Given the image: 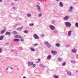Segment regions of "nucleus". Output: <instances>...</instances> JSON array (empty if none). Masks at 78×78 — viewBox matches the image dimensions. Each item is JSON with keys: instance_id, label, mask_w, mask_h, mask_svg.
Listing matches in <instances>:
<instances>
[{"instance_id": "obj_46", "label": "nucleus", "mask_w": 78, "mask_h": 78, "mask_svg": "<svg viewBox=\"0 0 78 78\" xmlns=\"http://www.w3.org/2000/svg\"><path fill=\"white\" fill-rule=\"evenodd\" d=\"M13 9H15V7H13Z\"/></svg>"}, {"instance_id": "obj_33", "label": "nucleus", "mask_w": 78, "mask_h": 78, "mask_svg": "<svg viewBox=\"0 0 78 78\" xmlns=\"http://www.w3.org/2000/svg\"><path fill=\"white\" fill-rule=\"evenodd\" d=\"M53 77H54L55 78H58V76L55 75H53Z\"/></svg>"}, {"instance_id": "obj_28", "label": "nucleus", "mask_w": 78, "mask_h": 78, "mask_svg": "<svg viewBox=\"0 0 78 78\" xmlns=\"http://www.w3.org/2000/svg\"><path fill=\"white\" fill-rule=\"evenodd\" d=\"M58 61H62V58H58Z\"/></svg>"}, {"instance_id": "obj_35", "label": "nucleus", "mask_w": 78, "mask_h": 78, "mask_svg": "<svg viewBox=\"0 0 78 78\" xmlns=\"http://www.w3.org/2000/svg\"><path fill=\"white\" fill-rule=\"evenodd\" d=\"M38 43H37V44H35L34 45V46L35 47H36V46H37V45H38Z\"/></svg>"}, {"instance_id": "obj_15", "label": "nucleus", "mask_w": 78, "mask_h": 78, "mask_svg": "<svg viewBox=\"0 0 78 78\" xmlns=\"http://www.w3.org/2000/svg\"><path fill=\"white\" fill-rule=\"evenodd\" d=\"M5 31H6V29H5L4 30H2L0 32V34H3V33H4Z\"/></svg>"}, {"instance_id": "obj_49", "label": "nucleus", "mask_w": 78, "mask_h": 78, "mask_svg": "<svg viewBox=\"0 0 78 78\" xmlns=\"http://www.w3.org/2000/svg\"><path fill=\"white\" fill-rule=\"evenodd\" d=\"M10 69L11 70H13V69L12 68H11Z\"/></svg>"}, {"instance_id": "obj_47", "label": "nucleus", "mask_w": 78, "mask_h": 78, "mask_svg": "<svg viewBox=\"0 0 78 78\" xmlns=\"http://www.w3.org/2000/svg\"><path fill=\"white\" fill-rule=\"evenodd\" d=\"M17 70H19V68H17Z\"/></svg>"}, {"instance_id": "obj_30", "label": "nucleus", "mask_w": 78, "mask_h": 78, "mask_svg": "<svg viewBox=\"0 0 78 78\" xmlns=\"http://www.w3.org/2000/svg\"><path fill=\"white\" fill-rule=\"evenodd\" d=\"M71 63H75V62L73 60H72L71 61Z\"/></svg>"}, {"instance_id": "obj_26", "label": "nucleus", "mask_w": 78, "mask_h": 78, "mask_svg": "<svg viewBox=\"0 0 78 78\" xmlns=\"http://www.w3.org/2000/svg\"><path fill=\"white\" fill-rule=\"evenodd\" d=\"M30 48L31 49V51H35L34 49L32 48Z\"/></svg>"}, {"instance_id": "obj_51", "label": "nucleus", "mask_w": 78, "mask_h": 78, "mask_svg": "<svg viewBox=\"0 0 78 78\" xmlns=\"http://www.w3.org/2000/svg\"><path fill=\"white\" fill-rule=\"evenodd\" d=\"M7 70H8V68H7Z\"/></svg>"}, {"instance_id": "obj_1", "label": "nucleus", "mask_w": 78, "mask_h": 78, "mask_svg": "<svg viewBox=\"0 0 78 78\" xmlns=\"http://www.w3.org/2000/svg\"><path fill=\"white\" fill-rule=\"evenodd\" d=\"M44 44L48 48H50L51 47V45L49 44V42L48 41H46L44 43Z\"/></svg>"}, {"instance_id": "obj_18", "label": "nucleus", "mask_w": 78, "mask_h": 78, "mask_svg": "<svg viewBox=\"0 0 78 78\" xmlns=\"http://www.w3.org/2000/svg\"><path fill=\"white\" fill-rule=\"evenodd\" d=\"M13 41L15 42H19V41H20V40L19 39H14Z\"/></svg>"}, {"instance_id": "obj_5", "label": "nucleus", "mask_w": 78, "mask_h": 78, "mask_svg": "<svg viewBox=\"0 0 78 78\" xmlns=\"http://www.w3.org/2000/svg\"><path fill=\"white\" fill-rule=\"evenodd\" d=\"M68 11L69 12H71L73 11V7L72 6H71L69 7Z\"/></svg>"}, {"instance_id": "obj_9", "label": "nucleus", "mask_w": 78, "mask_h": 78, "mask_svg": "<svg viewBox=\"0 0 78 78\" xmlns=\"http://www.w3.org/2000/svg\"><path fill=\"white\" fill-rule=\"evenodd\" d=\"M33 62H28V66H33Z\"/></svg>"}, {"instance_id": "obj_16", "label": "nucleus", "mask_w": 78, "mask_h": 78, "mask_svg": "<svg viewBox=\"0 0 78 78\" xmlns=\"http://www.w3.org/2000/svg\"><path fill=\"white\" fill-rule=\"evenodd\" d=\"M77 51L76 49H73L72 50V53H76Z\"/></svg>"}, {"instance_id": "obj_41", "label": "nucleus", "mask_w": 78, "mask_h": 78, "mask_svg": "<svg viewBox=\"0 0 78 78\" xmlns=\"http://www.w3.org/2000/svg\"><path fill=\"white\" fill-rule=\"evenodd\" d=\"M2 49L1 48H0V53H1L2 52Z\"/></svg>"}, {"instance_id": "obj_45", "label": "nucleus", "mask_w": 78, "mask_h": 78, "mask_svg": "<svg viewBox=\"0 0 78 78\" xmlns=\"http://www.w3.org/2000/svg\"><path fill=\"white\" fill-rule=\"evenodd\" d=\"M3 1V0H0V2H2Z\"/></svg>"}, {"instance_id": "obj_24", "label": "nucleus", "mask_w": 78, "mask_h": 78, "mask_svg": "<svg viewBox=\"0 0 78 78\" xmlns=\"http://www.w3.org/2000/svg\"><path fill=\"white\" fill-rule=\"evenodd\" d=\"M75 26L77 27V28H78V23H76L75 24Z\"/></svg>"}, {"instance_id": "obj_2", "label": "nucleus", "mask_w": 78, "mask_h": 78, "mask_svg": "<svg viewBox=\"0 0 78 78\" xmlns=\"http://www.w3.org/2000/svg\"><path fill=\"white\" fill-rule=\"evenodd\" d=\"M65 25L66 27H72L71 23L69 22H66L65 23Z\"/></svg>"}, {"instance_id": "obj_32", "label": "nucleus", "mask_w": 78, "mask_h": 78, "mask_svg": "<svg viewBox=\"0 0 78 78\" xmlns=\"http://www.w3.org/2000/svg\"><path fill=\"white\" fill-rule=\"evenodd\" d=\"M41 16H42V14H39L38 15V17H40Z\"/></svg>"}, {"instance_id": "obj_43", "label": "nucleus", "mask_w": 78, "mask_h": 78, "mask_svg": "<svg viewBox=\"0 0 78 78\" xmlns=\"http://www.w3.org/2000/svg\"><path fill=\"white\" fill-rule=\"evenodd\" d=\"M60 0H56V2H59V1Z\"/></svg>"}, {"instance_id": "obj_44", "label": "nucleus", "mask_w": 78, "mask_h": 78, "mask_svg": "<svg viewBox=\"0 0 78 78\" xmlns=\"http://www.w3.org/2000/svg\"><path fill=\"white\" fill-rule=\"evenodd\" d=\"M38 61H38V62H39V61H40V59L38 58Z\"/></svg>"}, {"instance_id": "obj_38", "label": "nucleus", "mask_w": 78, "mask_h": 78, "mask_svg": "<svg viewBox=\"0 0 78 78\" xmlns=\"http://www.w3.org/2000/svg\"><path fill=\"white\" fill-rule=\"evenodd\" d=\"M45 36V35L44 34H42L41 35L42 37H44Z\"/></svg>"}, {"instance_id": "obj_7", "label": "nucleus", "mask_w": 78, "mask_h": 78, "mask_svg": "<svg viewBox=\"0 0 78 78\" xmlns=\"http://www.w3.org/2000/svg\"><path fill=\"white\" fill-rule=\"evenodd\" d=\"M66 72L67 73V74L68 75L70 76L72 75V73L69 70H67L66 71Z\"/></svg>"}, {"instance_id": "obj_37", "label": "nucleus", "mask_w": 78, "mask_h": 78, "mask_svg": "<svg viewBox=\"0 0 78 78\" xmlns=\"http://www.w3.org/2000/svg\"><path fill=\"white\" fill-rule=\"evenodd\" d=\"M55 20H53L52 21V23H55Z\"/></svg>"}, {"instance_id": "obj_25", "label": "nucleus", "mask_w": 78, "mask_h": 78, "mask_svg": "<svg viewBox=\"0 0 78 78\" xmlns=\"http://www.w3.org/2000/svg\"><path fill=\"white\" fill-rule=\"evenodd\" d=\"M12 33L13 34H17V32H16V31H13L12 32Z\"/></svg>"}, {"instance_id": "obj_42", "label": "nucleus", "mask_w": 78, "mask_h": 78, "mask_svg": "<svg viewBox=\"0 0 78 78\" xmlns=\"http://www.w3.org/2000/svg\"><path fill=\"white\" fill-rule=\"evenodd\" d=\"M67 47H70V46L69 45H67Z\"/></svg>"}, {"instance_id": "obj_40", "label": "nucleus", "mask_w": 78, "mask_h": 78, "mask_svg": "<svg viewBox=\"0 0 78 78\" xmlns=\"http://www.w3.org/2000/svg\"><path fill=\"white\" fill-rule=\"evenodd\" d=\"M14 3L13 2H12L11 3V5H14Z\"/></svg>"}, {"instance_id": "obj_22", "label": "nucleus", "mask_w": 78, "mask_h": 78, "mask_svg": "<svg viewBox=\"0 0 78 78\" xmlns=\"http://www.w3.org/2000/svg\"><path fill=\"white\" fill-rule=\"evenodd\" d=\"M55 45L56 46V47H58L60 46V44L58 43H57Z\"/></svg>"}, {"instance_id": "obj_12", "label": "nucleus", "mask_w": 78, "mask_h": 78, "mask_svg": "<svg viewBox=\"0 0 78 78\" xmlns=\"http://www.w3.org/2000/svg\"><path fill=\"white\" fill-rule=\"evenodd\" d=\"M37 8V9L38 10H39V12H41V8H40V6H39V5H36Z\"/></svg>"}, {"instance_id": "obj_23", "label": "nucleus", "mask_w": 78, "mask_h": 78, "mask_svg": "<svg viewBox=\"0 0 78 78\" xmlns=\"http://www.w3.org/2000/svg\"><path fill=\"white\" fill-rule=\"evenodd\" d=\"M30 26H34V23H30L29 24Z\"/></svg>"}, {"instance_id": "obj_19", "label": "nucleus", "mask_w": 78, "mask_h": 78, "mask_svg": "<svg viewBox=\"0 0 78 78\" xmlns=\"http://www.w3.org/2000/svg\"><path fill=\"white\" fill-rule=\"evenodd\" d=\"M3 37H4V36H0V41H2L3 39Z\"/></svg>"}, {"instance_id": "obj_10", "label": "nucleus", "mask_w": 78, "mask_h": 78, "mask_svg": "<svg viewBox=\"0 0 78 78\" xmlns=\"http://www.w3.org/2000/svg\"><path fill=\"white\" fill-rule=\"evenodd\" d=\"M14 37H16V38H21V36L20 35H16L14 36Z\"/></svg>"}, {"instance_id": "obj_50", "label": "nucleus", "mask_w": 78, "mask_h": 78, "mask_svg": "<svg viewBox=\"0 0 78 78\" xmlns=\"http://www.w3.org/2000/svg\"><path fill=\"white\" fill-rule=\"evenodd\" d=\"M76 72L77 73H78V71H76Z\"/></svg>"}, {"instance_id": "obj_27", "label": "nucleus", "mask_w": 78, "mask_h": 78, "mask_svg": "<svg viewBox=\"0 0 78 78\" xmlns=\"http://www.w3.org/2000/svg\"><path fill=\"white\" fill-rule=\"evenodd\" d=\"M53 33L56 34L58 33V31L57 30H54L53 31Z\"/></svg>"}, {"instance_id": "obj_21", "label": "nucleus", "mask_w": 78, "mask_h": 78, "mask_svg": "<svg viewBox=\"0 0 78 78\" xmlns=\"http://www.w3.org/2000/svg\"><path fill=\"white\" fill-rule=\"evenodd\" d=\"M51 58V56L50 55H49L48 56L47 58V59H50Z\"/></svg>"}, {"instance_id": "obj_11", "label": "nucleus", "mask_w": 78, "mask_h": 78, "mask_svg": "<svg viewBox=\"0 0 78 78\" xmlns=\"http://www.w3.org/2000/svg\"><path fill=\"white\" fill-rule=\"evenodd\" d=\"M59 6L60 7H63V6H64V5H63L62 2H60L59 3Z\"/></svg>"}, {"instance_id": "obj_31", "label": "nucleus", "mask_w": 78, "mask_h": 78, "mask_svg": "<svg viewBox=\"0 0 78 78\" xmlns=\"http://www.w3.org/2000/svg\"><path fill=\"white\" fill-rule=\"evenodd\" d=\"M62 65L63 66H66V62H64L62 64Z\"/></svg>"}, {"instance_id": "obj_20", "label": "nucleus", "mask_w": 78, "mask_h": 78, "mask_svg": "<svg viewBox=\"0 0 78 78\" xmlns=\"http://www.w3.org/2000/svg\"><path fill=\"white\" fill-rule=\"evenodd\" d=\"M27 16L28 17H30L31 16V14L30 13H27Z\"/></svg>"}, {"instance_id": "obj_4", "label": "nucleus", "mask_w": 78, "mask_h": 78, "mask_svg": "<svg viewBox=\"0 0 78 78\" xmlns=\"http://www.w3.org/2000/svg\"><path fill=\"white\" fill-rule=\"evenodd\" d=\"M33 37L35 39H39V37L37 36V35L36 34H34L33 35Z\"/></svg>"}, {"instance_id": "obj_34", "label": "nucleus", "mask_w": 78, "mask_h": 78, "mask_svg": "<svg viewBox=\"0 0 78 78\" xmlns=\"http://www.w3.org/2000/svg\"><path fill=\"white\" fill-rule=\"evenodd\" d=\"M33 66H32V67H33V68H34V67H36V64H34L33 65Z\"/></svg>"}, {"instance_id": "obj_48", "label": "nucleus", "mask_w": 78, "mask_h": 78, "mask_svg": "<svg viewBox=\"0 0 78 78\" xmlns=\"http://www.w3.org/2000/svg\"><path fill=\"white\" fill-rule=\"evenodd\" d=\"M11 52H13V50H12L11 51Z\"/></svg>"}, {"instance_id": "obj_17", "label": "nucleus", "mask_w": 78, "mask_h": 78, "mask_svg": "<svg viewBox=\"0 0 78 78\" xmlns=\"http://www.w3.org/2000/svg\"><path fill=\"white\" fill-rule=\"evenodd\" d=\"M23 28V27H19L17 29V30H19V31H21L22 30V28Z\"/></svg>"}, {"instance_id": "obj_6", "label": "nucleus", "mask_w": 78, "mask_h": 78, "mask_svg": "<svg viewBox=\"0 0 78 78\" xmlns=\"http://www.w3.org/2000/svg\"><path fill=\"white\" fill-rule=\"evenodd\" d=\"M69 18V17L68 16H65L63 18V20H67Z\"/></svg>"}, {"instance_id": "obj_36", "label": "nucleus", "mask_w": 78, "mask_h": 78, "mask_svg": "<svg viewBox=\"0 0 78 78\" xmlns=\"http://www.w3.org/2000/svg\"><path fill=\"white\" fill-rule=\"evenodd\" d=\"M20 41H21V42H23V41H24V40L23 39H21Z\"/></svg>"}, {"instance_id": "obj_39", "label": "nucleus", "mask_w": 78, "mask_h": 78, "mask_svg": "<svg viewBox=\"0 0 78 78\" xmlns=\"http://www.w3.org/2000/svg\"><path fill=\"white\" fill-rule=\"evenodd\" d=\"M76 59H78V55H76Z\"/></svg>"}, {"instance_id": "obj_14", "label": "nucleus", "mask_w": 78, "mask_h": 78, "mask_svg": "<svg viewBox=\"0 0 78 78\" xmlns=\"http://www.w3.org/2000/svg\"><path fill=\"white\" fill-rule=\"evenodd\" d=\"M5 35H6V36H7L8 35L10 36L11 35V33L8 32H6L5 34Z\"/></svg>"}, {"instance_id": "obj_13", "label": "nucleus", "mask_w": 78, "mask_h": 78, "mask_svg": "<svg viewBox=\"0 0 78 78\" xmlns=\"http://www.w3.org/2000/svg\"><path fill=\"white\" fill-rule=\"evenodd\" d=\"M72 34V31L70 30L68 32V36L70 37V36H71V34Z\"/></svg>"}, {"instance_id": "obj_29", "label": "nucleus", "mask_w": 78, "mask_h": 78, "mask_svg": "<svg viewBox=\"0 0 78 78\" xmlns=\"http://www.w3.org/2000/svg\"><path fill=\"white\" fill-rule=\"evenodd\" d=\"M24 33L27 34V33H28V31H27V30H25L24 31Z\"/></svg>"}, {"instance_id": "obj_3", "label": "nucleus", "mask_w": 78, "mask_h": 78, "mask_svg": "<svg viewBox=\"0 0 78 78\" xmlns=\"http://www.w3.org/2000/svg\"><path fill=\"white\" fill-rule=\"evenodd\" d=\"M49 28H51V30H55V27L54 26L52 25L49 26Z\"/></svg>"}, {"instance_id": "obj_8", "label": "nucleus", "mask_w": 78, "mask_h": 78, "mask_svg": "<svg viewBox=\"0 0 78 78\" xmlns=\"http://www.w3.org/2000/svg\"><path fill=\"white\" fill-rule=\"evenodd\" d=\"M51 53H52V55H56L57 54V52L56 51H51Z\"/></svg>"}]
</instances>
